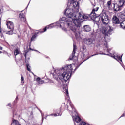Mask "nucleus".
Masks as SVG:
<instances>
[{"label": "nucleus", "mask_w": 125, "mask_h": 125, "mask_svg": "<svg viewBox=\"0 0 125 125\" xmlns=\"http://www.w3.org/2000/svg\"><path fill=\"white\" fill-rule=\"evenodd\" d=\"M20 53V51L18 49H16V50H15L14 52L15 56H16V55H18V54H19Z\"/></svg>", "instance_id": "nucleus-23"}, {"label": "nucleus", "mask_w": 125, "mask_h": 125, "mask_svg": "<svg viewBox=\"0 0 125 125\" xmlns=\"http://www.w3.org/2000/svg\"><path fill=\"white\" fill-rule=\"evenodd\" d=\"M101 32L103 35L109 36L110 35H112V33H113V29L110 26H108L107 28L102 27L101 29Z\"/></svg>", "instance_id": "nucleus-5"}, {"label": "nucleus", "mask_w": 125, "mask_h": 125, "mask_svg": "<svg viewBox=\"0 0 125 125\" xmlns=\"http://www.w3.org/2000/svg\"><path fill=\"white\" fill-rule=\"evenodd\" d=\"M47 117V116L45 117V119H46Z\"/></svg>", "instance_id": "nucleus-45"}, {"label": "nucleus", "mask_w": 125, "mask_h": 125, "mask_svg": "<svg viewBox=\"0 0 125 125\" xmlns=\"http://www.w3.org/2000/svg\"><path fill=\"white\" fill-rule=\"evenodd\" d=\"M84 42L87 45H91L93 43V40L92 39H84Z\"/></svg>", "instance_id": "nucleus-9"}, {"label": "nucleus", "mask_w": 125, "mask_h": 125, "mask_svg": "<svg viewBox=\"0 0 125 125\" xmlns=\"http://www.w3.org/2000/svg\"><path fill=\"white\" fill-rule=\"evenodd\" d=\"M120 17L121 18V19L125 20V10H124L121 12Z\"/></svg>", "instance_id": "nucleus-17"}, {"label": "nucleus", "mask_w": 125, "mask_h": 125, "mask_svg": "<svg viewBox=\"0 0 125 125\" xmlns=\"http://www.w3.org/2000/svg\"><path fill=\"white\" fill-rule=\"evenodd\" d=\"M65 93L66 94L67 96H69V92L68 91V89H65Z\"/></svg>", "instance_id": "nucleus-25"}, {"label": "nucleus", "mask_w": 125, "mask_h": 125, "mask_svg": "<svg viewBox=\"0 0 125 125\" xmlns=\"http://www.w3.org/2000/svg\"><path fill=\"white\" fill-rule=\"evenodd\" d=\"M69 105L70 106V108L72 109V112H74L75 116L72 115V118L74 122H76V123H80L81 121H82V119L79 117L78 116H77V111H76V109H75V107H74V105L73 104H72V103L71 102H69Z\"/></svg>", "instance_id": "nucleus-4"}, {"label": "nucleus", "mask_w": 125, "mask_h": 125, "mask_svg": "<svg viewBox=\"0 0 125 125\" xmlns=\"http://www.w3.org/2000/svg\"><path fill=\"white\" fill-rule=\"evenodd\" d=\"M19 18L21 22H26V18L24 17V14L23 13H20L19 14Z\"/></svg>", "instance_id": "nucleus-12"}, {"label": "nucleus", "mask_w": 125, "mask_h": 125, "mask_svg": "<svg viewBox=\"0 0 125 125\" xmlns=\"http://www.w3.org/2000/svg\"><path fill=\"white\" fill-rule=\"evenodd\" d=\"M21 82H24V77H23V75H22V74H21Z\"/></svg>", "instance_id": "nucleus-29"}, {"label": "nucleus", "mask_w": 125, "mask_h": 125, "mask_svg": "<svg viewBox=\"0 0 125 125\" xmlns=\"http://www.w3.org/2000/svg\"><path fill=\"white\" fill-rule=\"evenodd\" d=\"M67 7L64 12L67 19L63 17L56 22V25L60 28L67 25L68 28L74 33L75 36L80 34V29L82 22L88 17L83 13H79L80 4L76 0H70Z\"/></svg>", "instance_id": "nucleus-1"}, {"label": "nucleus", "mask_w": 125, "mask_h": 125, "mask_svg": "<svg viewBox=\"0 0 125 125\" xmlns=\"http://www.w3.org/2000/svg\"><path fill=\"white\" fill-rule=\"evenodd\" d=\"M122 117H125V112L120 118H122Z\"/></svg>", "instance_id": "nucleus-32"}, {"label": "nucleus", "mask_w": 125, "mask_h": 125, "mask_svg": "<svg viewBox=\"0 0 125 125\" xmlns=\"http://www.w3.org/2000/svg\"><path fill=\"white\" fill-rule=\"evenodd\" d=\"M106 55H108L109 56H111V57H113V58H114V59H116V60H117V61H118V62H119V63L121 64V62H122V56H123V55H122L121 56H119V55H118L117 54L116 55H112V54H104ZM120 61H121V62H120Z\"/></svg>", "instance_id": "nucleus-6"}, {"label": "nucleus", "mask_w": 125, "mask_h": 125, "mask_svg": "<svg viewBox=\"0 0 125 125\" xmlns=\"http://www.w3.org/2000/svg\"><path fill=\"white\" fill-rule=\"evenodd\" d=\"M83 29L85 32H90V31H91V28H90L89 25H84L83 26Z\"/></svg>", "instance_id": "nucleus-15"}, {"label": "nucleus", "mask_w": 125, "mask_h": 125, "mask_svg": "<svg viewBox=\"0 0 125 125\" xmlns=\"http://www.w3.org/2000/svg\"><path fill=\"white\" fill-rule=\"evenodd\" d=\"M1 53H2V52H1V51H0V54H1Z\"/></svg>", "instance_id": "nucleus-42"}, {"label": "nucleus", "mask_w": 125, "mask_h": 125, "mask_svg": "<svg viewBox=\"0 0 125 125\" xmlns=\"http://www.w3.org/2000/svg\"><path fill=\"white\" fill-rule=\"evenodd\" d=\"M125 0H119V6H123L125 4Z\"/></svg>", "instance_id": "nucleus-19"}, {"label": "nucleus", "mask_w": 125, "mask_h": 125, "mask_svg": "<svg viewBox=\"0 0 125 125\" xmlns=\"http://www.w3.org/2000/svg\"><path fill=\"white\" fill-rule=\"evenodd\" d=\"M1 11V9L0 8V12Z\"/></svg>", "instance_id": "nucleus-44"}, {"label": "nucleus", "mask_w": 125, "mask_h": 125, "mask_svg": "<svg viewBox=\"0 0 125 125\" xmlns=\"http://www.w3.org/2000/svg\"><path fill=\"white\" fill-rule=\"evenodd\" d=\"M104 47H106L107 50V52H110L111 51V49L109 48V46H108V44H107V42H106V44H104Z\"/></svg>", "instance_id": "nucleus-21"}, {"label": "nucleus", "mask_w": 125, "mask_h": 125, "mask_svg": "<svg viewBox=\"0 0 125 125\" xmlns=\"http://www.w3.org/2000/svg\"><path fill=\"white\" fill-rule=\"evenodd\" d=\"M10 105H11V104L10 103H9V104H8V105L9 106V107H10Z\"/></svg>", "instance_id": "nucleus-35"}, {"label": "nucleus", "mask_w": 125, "mask_h": 125, "mask_svg": "<svg viewBox=\"0 0 125 125\" xmlns=\"http://www.w3.org/2000/svg\"><path fill=\"white\" fill-rule=\"evenodd\" d=\"M6 25L8 29H10V30H13V29H14V25L13 24V22L8 21H7Z\"/></svg>", "instance_id": "nucleus-8"}, {"label": "nucleus", "mask_w": 125, "mask_h": 125, "mask_svg": "<svg viewBox=\"0 0 125 125\" xmlns=\"http://www.w3.org/2000/svg\"><path fill=\"white\" fill-rule=\"evenodd\" d=\"M30 49L32 50V49L31 48H30Z\"/></svg>", "instance_id": "nucleus-47"}, {"label": "nucleus", "mask_w": 125, "mask_h": 125, "mask_svg": "<svg viewBox=\"0 0 125 125\" xmlns=\"http://www.w3.org/2000/svg\"><path fill=\"white\" fill-rule=\"evenodd\" d=\"M72 67H73L72 65L70 64L66 65L62 69L55 70L52 74L54 79L59 82L62 79L65 82H67L71 78L72 72L73 71V68Z\"/></svg>", "instance_id": "nucleus-2"}, {"label": "nucleus", "mask_w": 125, "mask_h": 125, "mask_svg": "<svg viewBox=\"0 0 125 125\" xmlns=\"http://www.w3.org/2000/svg\"><path fill=\"white\" fill-rule=\"evenodd\" d=\"M27 70L29 71V72H31V66L29 65V64H26Z\"/></svg>", "instance_id": "nucleus-24"}, {"label": "nucleus", "mask_w": 125, "mask_h": 125, "mask_svg": "<svg viewBox=\"0 0 125 125\" xmlns=\"http://www.w3.org/2000/svg\"><path fill=\"white\" fill-rule=\"evenodd\" d=\"M37 34H39V33H35V34L32 37L31 39V42H33V41H35V39L37 38Z\"/></svg>", "instance_id": "nucleus-22"}, {"label": "nucleus", "mask_w": 125, "mask_h": 125, "mask_svg": "<svg viewBox=\"0 0 125 125\" xmlns=\"http://www.w3.org/2000/svg\"><path fill=\"white\" fill-rule=\"evenodd\" d=\"M31 46V42H30L29 47Z\"/></svg>", "instance_id": "nucleus-43"}, {"label": "nucleus", "mask_w": 125, "mask_h": 125, "mask_svg": "<svg viewBox=\"0 0 125 125\" xmlns=\"http://www.w3.org/2000/svg\"><path fill=\"white\" fill-rule=\"evenodd\" d=\"M113 9L114 11H119V10H120V7H123L120 6V2H119V5H118V4H113Z\"/></svg>", "instance_id": "nucleus-11"}, {"label": "nucleus", "mask_w": 125, "mask_h": 125, "mask_svg": "<svg viewBox=\"0 0 125 125\" xmlns=\"http://www.w3.org/2000/svg\"><path fill=\"white\" fill-rule=\"evenodd\" d=\"M30 73H32V74L35 76V74H34V73H33V72H32L31 71Z\"/></svg>", "instance_id": "nucleus-39"}, {"label": "nucleus", "mask_w": 125, "mask_h": 125, "mask_svg": "<svg viewBox=\"0 0 125 125\" xmlns=\"http://www.w3.org/2000/svg\"><path fill=\"white\" fill-rule=\"evenodd\" d=\"M2 37H3V35L1 34V37L2 38Z\"/></svg>", "instance_id": "nucleus-40"}, {"label": "nucleus", "mask_w": 125, "mask_h": 125, "mask_svg": "<svg viewBox=\"0 0 125 125\" xmlns=\"http://www.w3.org/2000/svg\"><path fill=\"white\" fill-rule=\"evenodd\" d=\"M12 123H13V124H15L16 125H21V124L19 123V122L15 119L12 120Z\"/></svg>", "instance_id": "nucleus-20"}, {"label": "nucleus", "mask_w": 125, "mask_h": 125, "mask_svg": "<svg viewBox=\"0 0 125 125\" xmlns=\"http://www.w3.org/2000/svg\"><path fill=\"white\" fill-rule=\"evenodd\" d=\"M7 34H8V35H12V34H13V31L12 30H11L10 31H8Z\"/></svg>", "instance_id": "nucleus-26"}, {"label": "nucleus", "mask_w": 125, "mask_h": 125, "mask_svg": "<svg viewBox=\"0 0 125 125\" xmlns=\"http://www.w3.org/2000/svg\"><path fill=\"white\" fill-rule=\"evenodd\" d=\"M1 20H0V34L1 33Z\"/></svg>", "instance_id": "nucleus-28"}, {"label": "nucleus", "mask_w": 125, "mask_h": 125, "mask_svg": "<svg viewBox=\"0 0 125 125\" xmlns=\"http://www.w3.org/2000/svg\"><path fill=\"white\" fill-rule=\"evenodd\" d=\"M2 48H3L2 47H0V50H2Z\"/></svg>", "instance_id": "nucleus-36"}, {"label": "nucleus", "mask_w": 125, "mask_h": 125, "mask_svg": "<svg viewBox=\"0 0 125 125\" xmlns=\"http://www.w3.org/2000/svg\"><path fill=\"white\" fill-rule=\"evenodd\" d=\"M67 110H69V111H72L71 110H70V109H69V107H67Z\"/></svg>", "instance_id": "nucleus-41"}, {"label": "nucleus", "mask_w": 125, "mask_h": 125, "mask_svg": "<svg viewBox=\"0 0 125 125\" xmlns=\"http://www.w3.org/2000/svg\"><path fill=\"white\" fill-rule=\"evenodd\" d=\"M39 84H42V83H44V81L43 80H41L39 82Z\"/></svg>", "instance_id": "nucleus-27"}, {"label": "nucleus", "mask_w": 125, "mask_h": 125, "mask_svg": "<svg viewBox=\"0 0 125 125\" xmlns=\"http://www.w3.org/2000/svg\"><path fill=\"white\" fill-rule=\"evenodd\" d=\"M113 5V3H112V1L110 0L107 1L106 3V6L108 8V9H112V6Z\"/></svg>", "instance_id": "nucleus-16"}, {"label": "nucleus", "mask_w": 125, "mask_h": 125, "mask_svg": "<svg viewBox=\"0 0 125 125\" xmlns=\"http://www.w3.org/2000/svg\"><path fill=\"white\" fill-rule=\"evenodd\" d=\"M76 50H77V47H76V45L75 44H74L72 54L69 57L70 60H73V59H74V58H75V57H76V56H75V54H76Z\"/></svg>", "instance_id": "nucleus-7"}, {"label": "nucleus", "mask_w": 125, "mask_h": 125, "mask_svg": "<svg viewBox=\"0 0 125 125\" xmlns=\"http://www.w3.org/2000/svg\"><path fill=\"white\" fill-rule=\"evenodd\" d=\"M35 51H37V50H35Z\"/></svg>", "instance_id": "nucleus-46"}, {"label": "nucleus", "mask_w": 125, "mask_h": 125, "mask_svg": "<svg viewBox=\"0 0 125 125\" xmlns=\"http://www.w3.org/2000/svg\"><path fill=\"white\" fill-rule=\"evenodd\" d=\"M120 26L122 29H125V20L120 23Z\"/></svg>", "instance_id": "nucleus-18"}, {"label": "nucleus", "mask_w": 125, "mask_h": 125, "mask_svg": "<svg viewBox=\"0 0 125 125\" xmlns=\"http://www.w3.org/2000/svg\"><path fill=\"white\" fill-rule=\"evenodd\" d=\"M97 54H94V55H92L91 56H94V55H97Z\"/></svg>", "instance_id": "nucleus-38"}, {"label": "nucleus", "mask_w": 125, "mask_h": 125, "mask_svg": "<svg viewBox=\"0 0 125 125\" xmlns=\"http://www.w3.org/2000/svg\"><path fill=\"white\" fill-rule=\"evenodd\" d=\"M42 116V123L43 122V115H42V114H41Z\"/></svg>", "instance_id": "nucleus-30"}, {"label": "nucleus", "mask_w": 125, "mask_h": 125, "mask_svg": "<svg viewBox=\"0 0 125 125\" xmlns=\"http://www.w3.org/2000/svg\"><path fill=\"white\" fill-rule=\"evenodd\" d=\"M80 66H81V64H80L78 67H76L75 68V71H76V70H77V69H78V67H80Z\"/></svg>", "instance_id": "nucleus-33"}, {"label": "nucleus", "mask_w": 125, "mask_h": 125, "mask_svg": "<svg viewBox=\"0 0 125 125\" xmlns=\"http://www.w3.org/2000/svg\"><path fill=\"white\" fill-rule=\"evenodd\" d=\"M36 81L38 82L39 81H41V78L40 77H38L37 79H36Z\"/></svg>", "instance_id": "nucleus-31"}, {"label": "nucleus", "mask_w": 125, "mask_h": 125, "mask_svg": "<svg viewBox=\"0 0 125 125\" xmlns=\"http://www.w3.org/2000/svg\"><path fill=\"white\" fill-rule=\"evenodd\" d=\"M27 53H25V54H24V56H25V57L26 58V57H27Z\"/></svg>", "instance_id": "nucleus-34"}, {"label": "nucleus", "mask_w": 125, "mask_h": 125, "mask_svg": "<svg viewBox=\"0 0 125 125\" xmlns=\"http://www.w3.org/2000/svg\"><path fill=\"white\" fill-rule=\"evenodd\" d=\"M55 23H52L50 24L48 26H46V27L45 28H44V31L42 32V33H44V32H46V29H52V28H53V27H54V25Z\"/></svg>", "instance_id": "nucleus-14"}, {"label": "nucleus", "mask_w": 125, "mask_h": 125, "mask_svg": "<svg viewBox=\"0 0 125 125\" xmlns=\"http://www.w3.org/2000/svg\"><path fill=\"white\" fill-rule=\"evenodd\" d=\"M98 9H99V7H98L93 9L91 13L88 15L89 17H90L92 20L96 22H102L103 24L104 25L109 24L110 19H109V16L107 15L106 11H103L99 16H97L96 12L98 11Z\"/></svg>", "instance_id": "nucleus-3"}, {"label": "nucleus", "mask_w": 125, "mask_h": 125, "mask_svg": "<svg viewBox=\"0 0 125 125\" xmlns=\"http://www.w3.org/2000/svg\"><path fill=\"white\" fill-rule=\"evenodd\" d=\"M74 125H76L75 124Z\"/></svg>", "instance_id": "nucleus-48"}, {"label": "nucleus", "mask_w": 125, "mask_h": 125, "mask_svg": "<svg viewBox=\"0 0 125 125\" xmlns=\"http://www.w3.org/2000/svg\"><path fill=\"white\" fill-rule=\"evenodd\" d=\"M61 111V109L60 108L59 109H58L57 111V113L55 114H51L50 115H49V116H54V117H57V116H61V115H62V113L60 112V111Z\"/></svg>", "instance_id": "nucleus-13"}, {"label": "nucleus", "mask_w": 125, "mask_h": 125, "mask_svg": "<svg viewBox=\"0 0 125 125\" xmlns=\"http://www.w3.org/2000/svg\"><path fill=\"white\" fill-rule=\"evenodd\" d=\"M18 99V96H17L16 98V100H17Z\"/></svg>", "instance_id": "nucleus-37"}, {"label": "nucleus", "mask_w": 125, "mask_h": 125, "mask_svg": "<svg viewBox=\"0 0 125 125\" xmlns=\"http://www.w3.org/2000/svg\"><path fill=\"white\" fill-rule=\"evenodd\" d=\"M112 22L113 24L118 25V24H120V20L118 17L114 16L112 18Z\"/></svg>", "instance_id": "nucleus-10"}]
</instances>
